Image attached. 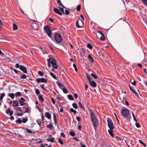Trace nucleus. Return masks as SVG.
Instances as JSON below:
<instances>
[{"label": "nucleus", "mask_w": 147, "mask_h": 147, "mask_svg": "<svg viewBox=\"0 0 147 147\" xmlns=\"http://www.w3.org/2000/svg\"><path fill=\"white\" fill-rule=\"evenodd\" d=\"M88 110L90 114L91 120L93 124V127L95 128V127H97L98 125V120L95 114L91 109L89 108Z\"/></svg>", "instance_id": "nucleus-1"}, {"label": "nucleus", "mask_w": 147, "mask_h": 147, "mask_svg": "<svg viewBox=\"0 0 147 147\" xmlns=\"http://www.w3.org/2000/svg\"><path fill=\"white\" fill-rule=\"evenodd\" d=\"M44 30L47 33L48 36L51 38L52 35V32L50 26L48 25L45 26L44 28Z\"/></svg>", "instance_id": "nucleus-2"}, {"label": "nucleus", "mask_w": 147, "mask_h": 147, "mask_svg": "<svg viewBox=\"0 0 147 147\" xmlns=\"http://www.w3.org/2000/svg\"><path fill=\"white\" fill-rule=\"evenodd\" d=\"M55 39L56 42L58 43H61L62 41V37L59 33H56L55 34Z\"/></svg>", "instance_id": "nucleus-3"}, {"label": "nucleus", "mask_w": 147, "mask_h": 147, "mask_svg": "<svg viewBox=\"0 0 147 147\" xmlns=\"http://www.w3.org/2000/svg\"><path fill=\"white\" fill-rule=\"evenodd\" d=\"M121 113L123 117L125 118L127 117L129 114V111L127 109H123L121 111Z\"/></svg>", "instance_id": "nucleus-4"}, {"label": "nucleus", "mask_w": 147, "mask_h": 147, "mask_svg": "<svg viewBox=\"0 0 147 147\" xmlns=\"http://www.w3.org/2000/svg\"><path fill=\"white\" fill-rule=\"evenodd\" d=\"M107 121L108 122V126L110 129H113L114 128L113 123V122L110 118L108 117L107 119Z\"/></svg>", "instance_id": "nucleus-5"}, {"label": "nucleus", "mask_w": 147, "mask_h": 147, "mask_svg": "<svg viewBox=\"0 0 147 147\" xmlns=\"http://www.w3.org/2000/svg\"><path fill=\"white\" fill-rule=\"evenodd\" d=\"M51 63L52 67L55 69H56L58 67V65L56 64V60L53 58H51Z\"/></svg>", "instance_id": "nucleus-6"}, {"label": "nucleus", "mask_w": 147, "mask_h": 147, "mask_svg": "<svg viewBox=\"0 0 147 147\" xmlns=\"http://www.w3.org/2000/svg\"><path fill=\"white\" fill-rule=\"evenodd\" d=\"M31 28L33 32L36 33L37 31V24L36 23L31 22Z\"/></svg>", "instance_id": "nucleus-7"}, {"label": "nucleus", "mask_w": 147, "mask_h": 147, "mask_svg": "<svg viewBox=\"0 0 147 147\" xmlns=\"http://www.w3.org/2000/svg\"><path fill=\"white\" fill-rule=\"evenodd\" d=\"M47 79H45L44 78H37V82L44 83H47Z\"/></svg>", "instance_id": "nucleus-8"}, {"label": "nucleus", "mask_w": 147, "mask_h": 147, "mask_svg": "<svg viewBox=\"0 0 147 147\" xmlns=\"http://www.w3.org/2000/svg\"><path fill=\"white\" fill-rule=\"evenodd\" d=\"M20 69L25 74L27 73L26 69V67H24L22 65L20 67Z\"/></svg>", "instance_id": "nucleus-9"}, {"label": "nucleus", "mask_w": 147, "mask_h": 147, "mask_svg": "<svg viewBox=\"0 0 147 147\" xmlns=\"http://www.w3.org/2000/svg\"><path fill=\"white\" fill-rule=\"evenodd\" d=\"M56 84L58 85L59 88L61 89H62L65 87L59 81H57Z\"/></svg>", "instance_id": "nucleus-10"}, {"label": "nucleus", "mask_w": 147, "mask_h": 147, "mask_svg": "<svg viewBox=\"0 0 147 147\" xmlns=\"http://www.w3.org/2000/svg\"><path fill=\"white\" fill-rule=\"evenodd\" d=\"M90 84L92 87H96V84L94 80L91 81L89 82Z\"/></svg>", "instance_id": "nucleus-11"}, {"label": "nucleus", "mask_w": 147, "mask_h": 147, "mask_svg": "<svg viewBox=\"0 0 147 147\" xmlns=\"http://www.w3.org/2000/svg\"><path fill=\"white\" fill-rule=\"evenodd\" d=\"M54 11L55 13L60 16H61L62 15V13L57 8L55 7L54 8Z\"/></svg>", "instance_id": "nucleus-12"}, {"label": "nucleus", "mask_w": 147, "mask_h": 147, "mask_svg": "<svg viewBox=\"0 0 147 147\" xmlns=\"http://www.w3.org/2000/svg\"><path fill=\"white\" fill-rule=\"evenodd\" d=\"M42 120L40 119H37V123L39 125L40 127V128H43V126H44V123H43L42 125Z\"/></svg>", "instance_id": "nucleus-13"}, {"label": "nucleus", "mask_w": 147, "mask_h": 147, "mask_svg": "<svg viewBox=\"0 0 147 147\" xmlns=\"http://www.w3.org/2000/svg\"><path fill=\"white\" fill-rule=\"evenodd\" d=\"M53 119L54 121V123L55 125H56L57 124V118L55 114L53 113Z\"/></svg>", "instance_id": "nucleus-14"}, {"label": "nucleus", "mask_w": 147, "mask_h": 147, "mask_svg": "<svg viewBox=\"0 0 147 147\" xmlns=\"http://www.w3.org/2000/svg\"><path fill=\"white\" fill-rule=\"evenodd\" d=\"M55 139L54 137H52L51 138H49L47 139V140L48 142H55L56 141H54Z\"/></svg>", "instance_id": "nucleus-15"}, {"label": "nucleus", "mask_w": 147, "mask_h": 147, "mask_svg": "<svg viewBox=\"0 0 147 147\" xmlns=\"http://www.w3.org/2000/svg\"><path fill=\"white\" fill-rule=\"evenodd\" d=\"M45 115L49 119H50L51 118V114L48 112H46L45 114Z\"/></svg>", "instance_id": "nucleus-16"}, {"label": "nucleus", "mask_w": 147, "mask_h": 147, "mask_svg": "<svg viewBox=\"0 0 147 147\" xmlns=\"http://www.w3.org/2000/svg\"><path fill=\"white\" fill-rule=\"evenodd\" d=\"M51 58L47 59L48 62V66L49 67H51Z\"/></svg>", "instance_id": "nucleus-17"}, {"label": "nucleus", "mask_w": 147, "mask_h": 147, "mask_svg": "<svg viewBox=\"0 0 147 147\" xmlns=\"http://www.w3.org/2000/svg\"><path fill=\"white\" fill-rule=\"evenodd\" d=\"M113 129H109L108 130V132L109 134L113 137L114 138V135L112 132Z\"/></svg>", "instance_id": "nucleus-18"}, {"label": "nucleus", "mask_w": 147, "mask_h": 147, "mask_svg": "<svg viewBox=\"0 0 147 147\" xmlns=\"http://www.w3.org/2000/svg\"><path fill=\"white\" fill-rule=\"evenodd\" d=\"M88 58L93 63L94 62V59L90 55H88Z\"/></svg>", "instance_id": "nucleus-19"}, {"label": "nucleus", "mask_w": 147, "mask_h": 147, "mask_svg": "<svg viewBox=\"0 0 147 147\" xmlns=\"http://www.w3.org/2000/svg\"><path fill=\"white\" fill-rule=\"evenodd\" d=\"M38 98L39 100L42 102H43L44 101V99L41 95H39L38 96Z\"/></svg>", "instance_id": "nucleus-20"}, {"label": "nucleus", "mask_w": 147, "mask_h": 147, "mask_svg": "<svg viewBox=\"0 0 147 147\" xmlns=\"http://www.w3.org/2000/svg\"><path fill=\"white\" fill-rule=\"evenodd\" d=\"M8 96L10 97L11 99H13L14 97V94L13 93H9Z\"/></svg>", "instance_id": "nucleus-21"}, {"label": "nucleus", "mask_w": 147, "mask_h": 147, "mask_svg": "<svg viewBox=\"0 0 147 147\" xmlns=\"http://www.w3.org/2000/svg\"><path fill=\"white\" fill-rule=\"evenodd\" d=\"M57 1V3L58 4L61 6L65 8V7L64 5H63L62 3H61V1L60 0H58Z\"/></svg>", "instance_id": "nucleus-22"}, {"label": "nucleus", "mask_w": 147, "mask_h": 147, "mask_svg": "<svg viewBox=\"0 0 147 147\" xmlns=\"http://www.w3.org/2000/svg\"><path fill=\"white\" fill-rule=\"evenodd\" d=\"M103 34H104L100 31H98L97 32V33H96V36H97V37L98 38H99V36H98V35H101Z\"/></svg>", "instance_id": "nucleus-23"}, {"label": "nucleus", "mask_w": 147, "mask_h": 147, "mask_svg": "<svg viewBox=\"0 0 147 147\" xmlns=\"http://www.w3.org/2000/svg\"><path fill=\"white\" fill-rule=\"evenodd\" d=\"M79 20H77L76 22V26L78 28H81L82 27V26H80L79 24Z\"/></svg>", "instance_id": "nucleus-24"}, {"label": "nucleus", "mask_w": 147, "mask_h": 147, "mask_svg": "<svg viewBox=\"0 0 147 147\" xmlns=\"http://www.w3.org/2000/svg\"><path fill=\"white\" fill-rule=\"evenodd\" d=\"M67 97L68 99L71 100H73L74 99L73 96L71 94L67 95Z\"/></svg>", "instance_id": "nucleus-25"}, {"label": "nucleus", "mask_w": 147, "mask_h": 147, "mask_svg": "<svg viewBox=\"0 0 147 147\" xmlns=\"http://www.w3.org/2000/svg\"><path fill=\"white\" fill-rule=\"evenodd\" d=\"M13 107H16L18 105L19 103L17 102L16 101H13Z\"/></svg>", "instance_id": "nucleus-26"}, {"label": "nucleus", "mask_w": 147, "mask_h": 147, "mask_svg": "<svg viewBox=\"0 0 147 147\" xmlns=\"http://www.w3.org/2000/svg\"><path fill=\"white\" fill-rule=\"evenodd\" d=\"M78 105L80 108L83 109L84 111H85V109L83 107V106L82 105V104L81 102H78Z\"/></svg>", "instance_id": "nucleus-27"}, {"label": "nucleus", "mask_w": 147, "mask_h": 147, "mask_svg": "<svg viewBox=\"0 0 147 147\" xmlns=\"http://www.w3.org/2000/svg\"><path fill=\"white\" fill-rule=\"evenodd\" d=\"M86 76L87 79L88 80L89 82L91 81V77L90 75L88 74H86Z\"/></svg>", "instance_id": "nucleus-28"}, {"label": "nucleus", "mask_w": 147, "mask_h": 147, "mask_svg": "<svg viewBox=\"0 0 147 147\" xmlns=\"http://www.w3.org/2000/svg\"><path fill=\"white\" fill-rule=\"evenodd\" d=\"M131 84L133 85L134 86H135L136 85V81L135 80L133 79H132L131 80Z\"/></svg>", "instance_id": "nucleus-29"}, {"label": "nucleus", "mask_w": 147, "mask_h": 147, "mask_svg": "<svg viewBox=\"0 0 147 147\" xmlns=\"http://www.w3.org/2000/svg\"><path fill=\"white\" fill-rule=\"evenodd\" d=\"M28 120V119L27 117L23 118H22V121L23 123H25Z\"/></svg>", "instance_id": "nucleus-30"}, {"label": "nucleus", "mask_w": 147, "mask_h": 147, "mask_svg": "<svg viewBox=\"0 0 147 147\" xmlns=\"http://www.w3.org/2000/svg\"><path fill=\"white\" fill-rule=\"evenodd\" d=\"M50 75L54 79H57V77H56V76L53 73H52L51 72H50Z\"/></svg>", "instance_id": "nucleus-31"}, {"label": "nucleus", "mask_w": 147, "mask_h": 147, "mask_svg": "<svg viewBox=\"0 0 147 147\" xmlns=\"http://www.w3.org/2000/svg\"><path fill=\"white\" fill-rule=\"evenodd\" d=\"M137 97H138V98H140V97H139V96L138 95V93H137V92L135 91V90H132L131 91Z\"/></svg>", "instance_id": "nucleus-32"}, {"label": "nucleus", "mask_w": 147, "mask_h": 147, "mask_svg": "<svg viewBox=\"0 0 147 147\" xmlns=\"http://www.w3.org/2000/svg\"><path fill=\"white\" fill-rule=\"evenodd\" d=\"M70 111L71 112L74 113V114H76L77 113L76 111L72 108H70Z\"/></svg>", "instance_id": "nucleus-33"}, {"label": "nucleus", "mask_w": 147, "mask_h": 147, "mask_svg": "<svg viewBox=\"0 0 147 147\" xmlns=\"http://www.w3.org/2000/svg\"><path fill=\"white\" fill-rule=\"evenodd\" d=\"M100 38L101 40L103 41L105 40V37L104 34L101 35V36L100 37Z\"/></svg>", "instance_id": "nucleus-34"}, {"label": "nucleus", "mask_w": 147, "mask_h": 147, "mask_svg": "<svg viewBox=\"0 0 147 147\" xmlns=\"http://www.w3.org/2000/svg\"><path fill=\"white\" fill-rule=\"evenodd\" d=\"M73 107L75 109H76L78 108V106H77L76 103H73L72 104Z\"/></svg>", "instance_id": "nucleus-35"}, {"label": "nucleus", "mask_w": 147, "mask_h": 147, "mask_svg": "<svg viewBox=\"0 0 147 147\" xmlns=\"http://www.w3.org/2000/svg\"><path fill=\"white\" fill-rule=\"evenodd\" d=\"M22 122V120L20 119H19L16 121V122L18 124H20Z\"/></svg>", "instance_id": "nucleus-36"}, {"label": "nucleus", "mask_w": 147, "mask_h": 147, "mask_svg": "<svg viewBox=\"0 0 147 147\" xmlns=\"http://www.w3.org/2000/svg\"><path fill=\"white\" fill-rule=\"evenodd\" d=\"M18 29L17 26L15 24H13V29L14 30H15Z\"/></svg>", "instance_id": "nucleus-37"}, {"label": "nucleus", "mask_w": 147, "mask_h": 147, "mask_svg": "<svg viewBox=\"0 0 147 147\" xmlns=\"http://www.w3.org/2000/svg\"><path fill=\"white\" fill-rule=\"evenodd\" d=\"M5 96V94L4 93H3L1 94L0 96V100H2L3 99V97Z\"/></svg>", "instance_id": "nucleus-38"}, {"label": "nucleus", "mask_w": 147, "mask_h": 147, "mask_svg": "<svg viewBox=\"0 0 147 147\" xmlns=\"http://www.w3.org/2000/svg\"><path fill=\"white\" fill-rule=\"evenodd\" d=\"M139 142L141 144H142L145 147H146V144L145 143H144L142 140H139Z\"/></svg>", "instance_id": "nucleus-39"}, {"label": "nucleus", "mask_w": 147, "mask_h": 147, "mask_svg": "<svg viewBox=\"0 0 147 147\" xmlns=\"http://www.w3.org/2000/svg\"><path fill=\"white\" fill-rule=\"evenodd\" d=\"M59 9L62 13H63V14H65V13L64 11V9L63 8L60 7H59Z\"/></svg>", "instance_id": "nucleus-40"}, {"label": "nucleus", "mask_w": 147, "mask_h": 147, "mask_svg": "<svg viewBox=\"0 0 147 147\" xmlns=\"http://www.w3.org/2000/svg\"><path fill=\"white\" fill-rule=\"evenodd\" d=\"M14 109H15L16 110L19 111H22V110L21 109V108L19 107H17V108H14Z\"/></svg>", "instance_id": "nucleus-41"}, {"label": "nucleus", "mask_w": 147, "mask_h": 147, "mask_svg": "<svg viewBox=\"0 0 147 147\" xmlns=\"http://www.w3.org/2000/svg\"><path fill=\"white\" fill-rule=\"evenodd\" d=\"M19 102L20 103V105L21 106L24 105L25 104L24 102L22 101L21 100H19Z\"/></svg>", "instance_id": "nucleus-42"}, {"label": "nucleus", "mask_w": 147, "mask_h": 147, "mask_svg": "<svg viewBox=\"0 0 147 147\" xmlns=\"http://www.w3.org/2000/svg\"><path fill=\"white\" fill-rule=\"evenodd\" d=\"M38 74L40 76H42L44 75L43 73L41 71H39L38 72Z\"/></svg>", "instance_id": "nucleus-43"}, {"label": "nucleus", "mask_w": 147, "mask_h": 147, "mask_svg": "<svg viewBox=\"0 0 147 147\" xmlns=\"http://www.w3.org/2000/svg\"><path fill=\"white\" fill-rule=\"evenodd\" d=\"M58 142L61 145L63 144V141L60 138L58 139Z\"/></svg>", "instance_id": "nucleus-44"}, {"label": "nucleus", "mask_w": 147, "mask_h": 147, "mask_svg": "<svg viewBox=\"0 0 147 147\" xmlns=\"http://www.w3.org/2000/svg\"><path fill=\"white\" fill-rule=\"evenodd\" d=\"M26 131L27 132L29 133H31L32 134H34V132H32V131L31 130H30L29 129H26Z\"/></svg>", "instance_id": "nucleus-45"}, {"label": "nucleus", "mask_w": 147, "mask_h": 147, "mask_svg": "<svg viewBox=\"0 0 147 147\" xmlns=\"http://www.w3.org/2000/svg\"><path fill=\"white\" fill-rule=\"evenodd\" d=\"M69 134L72 136H74L75 135V132L73 131H70L69 132Z\"/></svg>", "instance_id": "nucleus-46"}, {"label": "nucleus", "mask_w": 147, "mask_h": 147, "mask_svg": "<svg viewBox=\"0 0 147 147\" xmlns=\"http://www.w3.org/2000/svg\"><path fill=\"white\" fill-rule=\"evenodd\" d=\"M15 94L16 96H20L21 95V93L20 92H17L15 93Z\"/></svg>", "instance_id": "nucleus-47"}, {"label": "nucleus", "mask_w": 147, "mask_h": 147, "mask_svg": "<svg viewBox=\"0 0 147 147\" xmlns=\"http://www.w3.org/2000/svg\"><path fill=\"white\" fill-rule=\"evenodd\" d=\"M87 47L90 49H92L93 48L92 46L89 43L88 44Z\"/></svg>", "instance_id": "nucleus-48"}, {"label": "nucleus", "mask_w": 147, "mask_h": 147, "mask_svg": "<svg viewBox=\"0 0 147 147\" xmlns=\"http://www.w3.org/2000/svg\"><path fill=\"white\" fill-rule=\"evenodd\" d=\"M47 127L49 129H51L52 127H53V125L51 124H50L47 125Z\"/></svg>", "instance_id": "nucleus-49"}, {"label": "nucleus", "mask_w": 147, "mask_h": 147, "mask_svg": "<svg viewBox=\"0 0 147 147\" xmlns=\"http://www.w3.org/2000/svg\"><path fill=\"white\" fill-rule=\"evenodd\" d=\"M91 75L94 79H96L97 78V76L96 75H95L93 73H92L91 74Z\"/></svg>", "instance_id": "nucleus-50"}, {"label": "nucleus", "mask_w": 147, "mask_h": 147, "mask_svg": "<svg viewBox=\"0 0 147 147\" xmlns=\"http://www.w3.org/2000/svg\"><path fill=\"white\" fill-rule=\"evenodd\" d=\"M141 1L147 6V0H141Z\"/></svg>", "instance_id": "nucleus-51"}, {"label": "nucleus", "mask_w": 147, "mask_h": 147, "mask_svg": "<svg viewBox=\"0 0 147 147\" xmlns=\"http://www.w3.org/2000/svg\"><path fill=\"white\" fill-rule=\"evenodd\" d=\"M26 78V75L24 74H23V75H22L20 77V79H25Z\"/></svg>", "instance_id": "nucleus-52"}, {"label": "nucleus", "mask_w": 147, "mask_h": 147, "mask_svg": "<svg viewBox=\"0 0 147 147\" xmlns=\"http://www.w3.org/2000/svg\"><path fill=\"white\" fill-rule=\"evenodd\" d=\"M63 92L65 93H67L68 92V91L67 90L66 88H63Z\"/></svg>", "instance_id": "nucleus-53"}, {"label": "nucleus", "mask_w": 147, "mask_h": 147, "mask_svg": "<svg viewBox=\"0 0 147 147\" xmlns=\"http://www.w3.org/2000/svg\"><path fill=\"white\" fill-rule=\"evenodd\" d=\"M65 14L66 15H67L68 14H69L70 12V11L68 10H65Z\"/></svg>", "instance_id": "nucleus-54"}, {"label": "nucleus", "mask_w": 147, "mask_h": 147, "mask_svg": "<svg viewBox=\"0 0 147 147\" xmlns=\"http://www.w3.org/2000/svg\"><path fill=\"white\" fill-rule=\"evenodd\" d=\"M81 9V6L80 5H78L77 8V10L78 11H80Z\"/></svg>", "instance_id": "nucleus-55"}, {"label": "nucleus", "mask_w": 147, "mask_h": 147, "mask_svg": "<svg viewBox=\"0 0 147 147\" xmlns=\"http://www.w3.org/2000/svg\"><path fill=\"white\" fill-rule=\"evenodd\" d=\"M132 116L133 117V118H134V121L136 122H137V119H136V118H135L133 112H132Z\"/></svg>", "instance_id": "nucleus-56"}, {"label": "nucleus", "mask_w": 147, "mask_h": 147, "mask_svg": "<svg viewBox=\"0 0 147 147\" xmlns=\"http://www.w3.org/2000/svg\"><path fill=\"white\" fill-rule=\"evenodd\" d=\"M37 109L42 113V109L39 107L37 106Z\"/></svg>", "instance_id": "nucleus-57"}, {"label": "nucleus", "mask_w": 147, "mask_h": 147, "mask_svg": "<svg viewBox=\"0 0 147 147\" xmlns=\"http://www.w3.org/2000/svg\"><path fill=\"white\" fill-rule=\"evenodd\" d=\"M76 119L78 121L80 122L81 121V117H77Z\"/></svg>", "instance_id": "nucleus-58"}, {"label": "nucleus", "mask_w": 147, "mask_h": 147, "mask_svg": "<svg viewBox=\"0 0 147 147\" xmlns=\"http://www.w3.org/2000/svg\"><path fill=\"white\" fill-rule=\"evenodd\" d=\"M136 127H137L138 128H139L140 127V124L138 122H136Z\"/></svg>", "instance_id": "nucleus-59"}, {"label": "nucleus", "mask_w": 147, "mask_h": 147, "mask_svg": "<svg viewBox=\"0 0 147 147\" xmlns=\"http://www.w3.org/2000/svg\"><path fill=\"white\" fill-rule=\"evenodd\" d=\"M115 138L118 140H121V137H119L117 136H115Z\"/></svg>", "instance_id": "nucleus-60"}, {"label": "nucleus", "mask_w": 147, "mask_h": 147, "mask_svg": "<svg viewBox=\"0 0 147 147\" xmlns=\"http://www.w3.org/2000/svg\"><path fill=\"white\" fill-rule=\"evenodd\" d=\"M10 109H7L6 111V113L7 114H8L9 112H10Z\"/></svg>", "instance_id": "nucleus-61"}, {"label": "nucleus", "mask_w": 147, "mask_h": 147, "mask_svg": "<svg viewBox=\"0 0 147 147\" xmlns=\"http://www.w3.org/2000/svg\"><path fill=\"white\" fill-rule=\"evenodd\" d=\"M22 65H20L19 64H16V68H19L20 69V67Z\"/></svg>", "instance_id": "nucleus-62"}, {"label": "nucleus", "mask_w": 147, "mask_h": 147, "mask_svg": "<svg viewBox=\"0 0 147 147\" xmlns=\"http://www.w3.org/2000/svg\"><path fill=\"white\" fill-rule=\"evenodd\" d=\"M80 145L81 147H86V145L83 144L82 142L80 143Z\"/></svg>", "instance_id": "nucleus-63"}, {"label": "nucleus", "mask_w": 147, "mask_h": 147, "mask_svg": "<svg viewBox=\"0 0 147 147\" xmlns=\"http://www.w3.org/2000/svg\"><path fill=\"white\" fill-rule=\"evenodd\" d=\"M51 101L54 104H55V101L53 98H51Z\"/></svg>", "instance_id": "nucleus-64"}]
</instances>
